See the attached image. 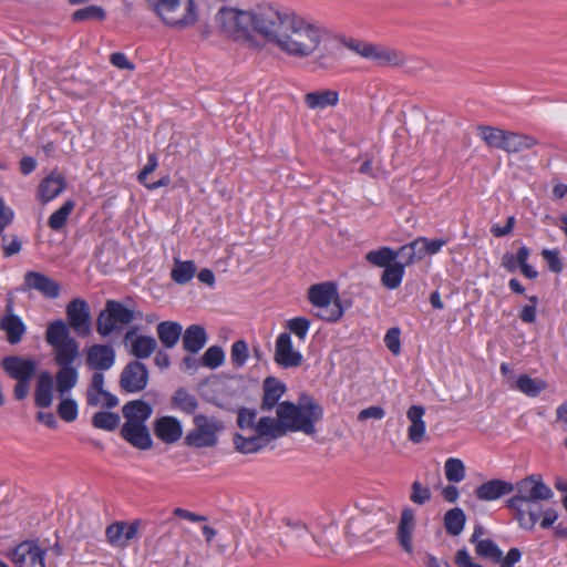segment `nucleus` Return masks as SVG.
<instances>
[{
	"instance_id": "f257e3e1",
	"label": "nucleus",
	"mask_w": 567,
	"mask_h": 567,
	"mask_svg": "<svg viewBox=\"0 0 567 567\" xmlns=\"http://www.w3.org/2000/svg\"><path fill=\"white\" fill-rule=\"evenodd\" d=\"M274 18L277 17L271 4H259L251 10L225 6L217 11L214 21L223 37L249 49L260 50Z\"/></svg>"
},
{
	"instance_id": "f03ea898",
	"label": "nucleus",
	"mask_w": 567,
	"mask_h": 567,
	"mask_svg": "<svg viewBox=\"0 0 567 567\" xmlns=\"http://www.w3.org/2000/svg\"><path fill=\"white\" fill-rule=\"evenodd\" d=\"M275 420L269 416L259 419L255 426L256 433L262 439H277L288 431L303 432L307 435L316 433V423L323 417V408L308 393H301L298 402H280Z\"/></svg>"
},
{
	"instance_id": "7ed1b4c3",
	"label": "nucleus",
	"mask_w": 567,
	"mask_h": 567,
	"mask_svg": "<svg viewBox=\"0 0 567 567\" xmlns=\"http://www.w3.org/2000/svg\"><path fill=\"white\" fill-rule=\"evenodd\" d=\"M277 18L271 19L266 41L282 52L296 58L312 54L319 47L323 31L295 13L280 12L275 8Z\"/></svg>"
},
{
	"instance_id": "20e7f679",
	"label": "nucleus",
	"mask_w": 567,
	"mask_h": 567,
	"mask_svg": "<svg viewBox=\"0 0 567 567\" xmlns=\"http://www.w3.org/2000/svg\"><path fill=\"white\" fill-rule=\"evenodd\" d=\"M150 8L167 25L184 29L196 22L194 0H146Z\"/></svg>"
},
{
	"instance_id": "39448f33",
	"label": "nucleus",
	"mask_w": 567,
	"mask_h": 567,
	"mask_svg": "<svg viewBox=\"0 0 567 567\" xmlns=\"http://www.w3.org/2000/svg\"><path fill=\"white\" fill-rule=\"evenodd\" d=\"M308 299L319 309L317 317L324 321L337 322L343 316L337 285L332 281L312 285L308 289Z\"/></svg>"
},
{
	"instance_id": "423d86ee",
	"label": "nucleus",
	"mask_w": 567,
	"mask_h": 567,
	"mask_svg": "<svg viewBox=\"0 0 567 567\" xmlns=\"http://www.w3.org/2000/svg\"><path fill=\"white\" fill-rule=\"evenodd\" d=\"M193 423L194 429L184 439V444L189 447H215L218 443V435L226 429L223 420L205 414H195Z\"/></svg>"
},
{
	"instance_id": "0eeeda50",
	"label": "nucleus",
	"mask_w": 567,
	"mask_h": 567,
	"mask_svg": "<svg viewBox=\"0 0 567 567\" xmlns=\"http://www.w3.org/2000/svg\"><path fill=\"white\" fill-rule=\"evenodd\" d=\"M134 311L116 300H107L96 318V331L105 338L134 320Z\"/></svg>"
},
{
	"instance_id": "6e6552de",
	"label": "nucleus",
	"mask_w": 567,
	"mask_h": 567,
	"mask_svg": "<svg viewBox=\"0 0 567 567\" xmlns=\"http://www.w3.org/2000/svg\"><path fill=\"white\" fill-rule=\"evenodd\" d=\"M516 494L506 501V506H515L518 502L525 501H549L554 493L547 486L542 475L532 474L514 485Z\"/></svg>"
},
{
	"instance_id": "1a4fd4ad",
	"label": "nucleus",
	"mask_w": 567,
	"mask_h": 567,
	"mask_svg": "<svg viewBox=\"0 0 567 567\" xmlns=\"http://www.w3.org/2000/svg\"><path fill=\"white\" fill-rule=\"evenodd\" d=\"M344 45L359 55L372 60L378 65H400L404 62L403 55L390 48H382L355 39H350L344 42Z\"/></svg>"
},
{
	"instance_id": "9d476101",
	"label": "nucleus",
	"mask_w": 567,
	"mask_h": 567,
	"mask_svg": "<svg viewBox=\"0 0 567 567\" xmlns=\"http://www.w3.org/2000/svg\"><path fill=\"white\" fill-rule=\"evenodd\" d=\"M384 516L381 508L371 511L360 509L355 515L351 516L346 526V535L350 540L364 538L369 533L378 529Z\"/></svg>"
},
{
	"instance_id": "9b49d317",
	"label": "nucleus",
	"mask_w": 567,
	"mask_h": 567,
	"mask_svg": "<svg viewBox=\"0 0 567 567\" xmlns=\"http://www.w3.org/2000/svg\"><path fill=\"white\" fill-rule=\"evenodd\" d=\"M118 383L120 388L126 393L143 391L148 383L147 367L138 360L130 361L123 368Z\"/></svg>"
},
{
	"instance_id": "f8f14e48",
	"label": "nucleus",
	"mask_w": 567,
	"mask_h": 567,
	"mask_svg": "<svg viewBox=\"0 0 567 567\" xmlns=\"http://www.w3.org/2000/svg\"><path fill=\"white\" fill-rule=\"evenodd\" d=\"M68 326L74 330L79 337L91 334V312L89 303L81 298L71 300L65 309Z\"/></svg>"
},
{
	"instance_id": "ddd939ff",
	"label": "nucleus",
	"mask_w": 567,
	"mask_h": 567,
	"mask_svg": "<svg viewBox=\"0 0 567 567\" xmlns=\"http://www.w3.org/2000/svg\"><path fill=\"white\" fill-rule=\"evenodd\" d=\"M17 290L21 292L35 290L45 298L55 299L61 293V286L42 272L29 270L24 274L22 286Z\"/></svg>"
},
{
	"instance_id": "4468645a",
	"label": "nucleus",
	"mask_w": 567,
	"mask_h": 567,
	"mask_svg": "<svg viewBox=\"0 0 567 567\" xmlns=\"http://www.w3.org/2000/svg\"><path fill=\"white\" fill-rule=\"evenodd\" d=\"M10 559L16 567H45V550L34 542H22L11 549Z\"/></svg>"
},
{
	"instance_id": "2eb2a0df",
	"label": "nucleus",
	"mask_w": 567,
	"mask_h": 567,
	"mask_svg": "<svg viewBox=\"0 0 567 567\" xmlns=\"http://www.w3.org/2000/svg\"><path fill=\"white\" fill-rule=\"evenodd\" d=\"M274 359L278 365L285 369L301 365L302 354L293 350L290 333L282 332L277 337Z\"/></svg>"
},
{
	"instance_id": "dca6fc26",
	"label": "nucleus",
	"mask_w": 567,
	"mask_h": 567,
	"mask_svg": "<svg viewBox=\"0 0 567 567\" xmlns=\"http://www.w3.org/2000/svg\"><path fill=\"white\" fill-rule=\"evenodd\" d=\"M2 369L13 380H32L37 371V362L31 358L8 355L1 361Z\"/></svg>"
},
{
	"instance_id": "f3484780",
	"label": "nucleus",
	"mask_w": 567,
	"mask_h": 567,
	"mask_svg": "<svg viewBox=\"0 0 567 567\" xmlns=\"http://www.w3.org/2000/svg\"><path fill=\"white\" fill-rule=\"evenodd\" d=\"M115 357L111 344H93L86 349L85 364L94 371H106L114 365Z\"/></svg>"
},
{
	"instance_id": "a211bd4d",
	"label": "nucleus",
	"mask_w": 567,
	"mask_h": 567,
	"mask_svg": "<svg viewBox=\"0 0 567 567\" xmlns=\"http://www.w3.org/2000/svg\"><path fill=\"white\" fill-rule=\"evenodd\" d=\"M542 501L518 502L515 506H506L515 512L514 518L523 529L532 530L543 514Z\"/></svg>"
},
{
	"instance_id": "6ab92c4d",
	"label": "nucleus",
	"mask_w": 567,
	"mask_h": 567,
	"mask_svg": "<svg viewBox=\"0 0 567 567\" xmlns=\"http://www.w3.org/2000/svg\"><path fill=\"white\" fill-rule=\"evenodd\" d=\"M154 434L166 444L176 443L183 435L181 421L171 415L156 419L153 423Z\"/></svg>"
},
{
	"instance_id": "aec40b11",
	"label": "nucleus",
	"mask_w": 567,
	"mask_h": 567,
	"mask_svg": "<svg viewBox=\"0 0 567 567\" xmlns=\"http://www.w3.org/2000/svg\"><path fill=\"white\" fill-rule=\"evenodd\" d=\"M130 342V353L136 358V360L147 359L155 352L157 342L154 337L151 336H136V328H132L124 336V343Z\"/></svg>"
},
{
	"instance_id": "412c9836",
	"label": "nucleus",
	"mask_w": 567,
	"mask_h": 567,
	"mask_svg": "<svg viewBox=\"0 0 567 567\" xmlns=\"http://www.w3.org/2000/svg\"><path fill=\"white\" fill-rule=\"evenodd\" d=\"M120 434L135 449L145 451L153 446V440L146 424L125 422L121 427Z\"/></svg>"
},
{
	"instance_id": "4be33fe9",
	"label": "nucleus",
	"mask_w": 567,
	"mask_h": 567,
	"mask_svg": "<svg viewBox=\"0 0 567 567\" xmlns=\"http://www.w3.org/2000/svg\"><path fill=\"white\" fill-rule=\"evenodd\" d=\"M515 491L514 484L503 480H489L475 489V496L480 501L491 502L501 498L504 495L511 494Z\"/></svg>"
},
{
	"instance_id": "5701e85b",
	"label": "nucleus",
	"mask_w": 567,
	"mask_h": 567,
	"mask_svg": "<svg viewBox=\"0 0 567 567\" xmlns=\"http://www.w3.org/2000/svg\"><path fill=\"white\" fill-rule=\"evenodd\" d=\"M208 340L205 328L200 324H190L182 333L183 349L188 353L199 352Z\"/></svg>"
},
{
	"instance_id": "b1692460",
	"label": "nucleus",
	"mask_w": 567,
	"mask_h": 567,
	"mask_svg": "<svg viewBox=\"0 0 567 567\" xmlns=\"http://www.w3.org/2000/svg\"><path fill=\"white\" fill-rule=\"evenodd\" d=\"M262 390L264 396L260 408L262 411H270L277 404L279 405V400L286 392V385L274 377H267L264 380Z\"/></svg>"
},
{
	"instance_id": "393cba45",
	"label": "nucleus",
	"mask_w": 567,
	"mask_h": 567,
	"mask_svg": "<svg viewBox=\"0 0 567 567\" xmlns=\"http://www.w3.org/2000/svg\"><path fill=\"white\" fill-rule=\"evenodd\" d=\"M415 526L414 511L411 507L403 508L398 526L399 544L406 553H412V532Z\"/></svg>"
},
{
	"instance_id": "a878e982",
	"label": "nucleus",
	"mask_w": 567,
	"mask_h": 567,
	"mask_svg": "<svg viewBox=\"0 0 567 567\" xmlns=\"http://www.w3.org/2000/svg\"><path fill=\"white\" fill-rule=\"evenodd\" d=\"M53 377L50 372L43 371L39 374L35 391L34 403L38 408L47 409L52 404Z\"/></svg>"
},
{
	"instance_id": "bb28decb",
	"label": "nucleus",
	"mask_w": 567,
	"mask_h": 567,
	"mask_svg": "<svg viewBox=\"0 0 567 567\" xmlns=\"http://www.w3.org/2000/svg\"><path fill=\"white\" fill-rule=\"evenodd\" d=\"M152 412V406L143 400L128 401L122 408L123 416L126 420L125 422H132L134 424H145L151 417Z\"/></svg>"
},
{
	"instance_id": "cd10ccee",
	"label": "nucleus",
	"mask_w": 567,
	"mask_h": 567,
	"mask_svg": "<svg viewBox=\"0 0 567 567\" xmlns=\"http://www.w3.org/2000/svg\"><path fill=\"white\" fill-rule=\"evenodd\" d=\"M0 330L6 332L7 341L14 346L21 342L27 327L19 316H3L0 319Z\"/></svg>"
},
{
	"instance_id": "c85d7f7f",
	"label": "nucleus",
	"mask_w": 567,
	"mask_h": 567,
	"mask_svg": "<svg viewBox=\"0 0 567 567\" xmlns=\"http://www.w3.org/2000/svg\"><path fill=\"white\" fill-rule=\"evenodd\" d=\"M156 332L162 346L172 349L182 338L183 327L175 321H162L157 324Z\"/></svg>"
},
{
	"instance_id": "c756f323",
	"label": "nucleus",
	"mask_w": 567,
	"mask_h": 567,
	"mask_svg": "<svg viewBox=\"0 0 567 567\" xmlns=\"http://www.w3.org/2000/svg\"><path fill=\"white\" fill-rule=\"evenodd\" d=\"M425 410L421 405H412L408 410V419L411 424L408 430L409 440L413 443H420L423 440L425 433V423L423 421V415Z\"/></svg>"
},
{
	"instance_id": "7c9ffc66",
	"label": "nucleus",
	"mask_w": 567,
	"mask_h": 567,
	"mask_svg": "<svg viewBox=\"0 0 567 567\" xmlns=\"http://www.w3.org/2000/svg\"><path fill=\"white\" fill-rule=\"evenodd\" d=\"M65 188V178L63 176L49 175L38 187V199L43 204L59 196Z\"/></svg>"
},
{
	"instance_id": "2f4dec72",
	"label": "nucleus",
	"mask_w": 567,
	"mask_h": 567,
	"mask_svg": "<svg viewBox=\"0 0 567 567\" xmlns=\"http://www.w3.org/2000/svg\"><path fill=\"white\" fill-rule=\"evenodd\" d=\"M171 406L188 415H195L198 409L197 398L185 388H178L171 396Z\"/></svg>"
},
{
	"instance_id": "473e14b6",
	"label": "nucleus",
	"mask_w": 567,
	"mask_h": 567,
	"mask_svg": "<svg viewBox=\"0 0 567 567\" xmlns=\"http://www.w3.org/2000/svg\"><path fill=\"white\" fill-rule=\"evenodd\" d=\"M339 93L334 90H320L305 95L306 105L311 109H326L338 104Z\"/></svg>"
},
{
	"instance_id": "72a5a7b5",
	"label": "nucleus",
	"mask_w": 567,
	"mask_h": 567,
	"mask_svg": "<svg viewBox=\"0 0 567 567\" xmlns=\"http://www.w3.org/2000/svg\"><path fill=\"white\" fill-rule=\"evenodd\" d=\"M54 349V360L60 367L72 365L74 360L79 355V342L73 339H66V341L59 343Z\"/></svg>"
},
{
	"instance_id": "f704fd0d",
	"label": "nucleus",
	"mask_w": 567,
	"mask_h": 567,
	"mask_svg": "<svg viewBox=\"0 0 567 567\" xmlns=\"http://www.w3.org/2000/svg\"><path fill=\"white\" fill-rule=\"evenodd\" d=\"M539 144V141L532 135L509 132L505 141L504 151L507 153H520Z\"/></svg>"
},
{
	"instance_id": "c9c22d12",
	"label": "nucleus",
	"mask_w": 567,
	"mask_h": 567,
	"mask_svg": "<svg viewBox=\"0 0 567 567\" xmlns=\"http://www.w3.org/2000/svg\"><path fill=\"white\" fill-rule=\"evenodd\" d=\"M466 516L462 508L454 507L444 514V527L449 535L457 536L464 529Z\"/></svg>"
},
{
	"instance_id": "e433bc0d",
	"label": "nucleus",
	"mask_w": 567,
	"mask_h": 567,
	"mask_svg": "<svg viewBox=\"0 0 567 567\" xmlns=\"http://www.w3.org/2000/svg\"><path fill=\"white\" fill-rule=\"evenodd\" d=\"M73 339L70 337V327L63 320H55L51 322L45 331V341L51 347H58L59 343Z\"/></svg>"
},
{
	"instance_id": "4c0bfd02",
	"label": "nucleus",
	"mask_w": 567,
	"mask_h": 567,
	"mask_svg": "<svg viewBox=\"0 0 567 567\" xmlns=\"http://www.w3.org/2000/svg\"><path fill=\"white\" fill-rule=\"evenodd\" d=\"M233 441L236 451L243 454L256 453L260 451L268 442L264 441L258 434L250 437H245L239 433L234 435Z\"/></svg>"
},
{
	"instance_id": "58836bf2",
	"label": "nucleus",
	"mask_w": 567,
	"mask_h": 567,
	"mask_svg": "<svg viewBox=\"0 0 567 567\" xmlns=\"http://www.w3.org/2000/svg\"><path fill=\"white\" fill-rule=\"evenodd\" d=\"M55 379L56 390L63 395L75 386L78 382V371L73 365L60 367Z\"/></svg>"
},
{
	"instance_id": "ea45409f",
	"label": "nucleus",
	"mask_w": 567,
	"mask_h": 567,
	"mask_svg": "<svg viewBox=\"0 0 567 567\" xmlns=\"http://www.w3.org/2000/svg\"><path fill=\"white\" fill-rule=\"evenodd\" d=\"M515 388L524 394L535 398L547 388V383L542 379H533L527 374H522L517 379Z\"/></svg>"
},
{
	"instance_id": "a19ab883",
	"label": "nucleus",
	"mask_w": 567,
	"mask_h": 567,
	"mask_svg": "<svg viewBox=\"0 0 567 567\" xmlns=\"http://www.w3.org/2000/svg\"><path fill=\"white\" fill-rule=\"evenodd\" d=\"M106 18L105 10L96 4H91L81 9L75 10L72 16L71 20L74 23H81L85 21H96L101 22L104 21Z\"/></svg>"
},
{
	"instance_id": "79ce46f5",
	"label": "nucleus",
	"mask_w": 567,
	"mask_h": 567,
	"mask_svg": "<svg viewBox=\"0 0 567 567\" xmlns=\"http://www.w3.org/2000/svg\"><path fill=\"white\" fill-rule=\"evenodd\" d=\"M196 272V266L194 261H181L175 260L174 267L171 271L172 279L178 285H185L189 282Z\"/></svg>"
},
{
	"instance_id": "37998d69",
	"label": "nucleus",
	"mask_w": 567,
	"mask_h": 567,
	"mask_svg": "<svg viewBox=\"0 0 567 567\" xmlns=\"http://www.w3.org/2000/svg\"><path fill=\"white\" fill-rule=\"evenodd\" d=\"M481 138L491 147L504 150L508 131H503L492 126H478Z\"/></svg>"
},
{
	"instance_id": "c03bdc74",
	"label": "nucleus",
	"mask_w": 567,
	"mask_h": 567,
	"mask_svg": "<svg viewBox=\"0 0 567 567\" xmlns=\"http://www.w3.org/2000/svg\"><path fill=\"white\" fill-rule=\"evenodd\" d=\"M403 276L404 265L401 262H394L383 270L381 284L388 289H395L401 285Z\"/></svg>"
},
{
	"instance_id": "a18cd8bd",
	"label": "nucleus",
	"mask_w": 567,
	"mask_h": 567,
	"mask_svg": "<svg viewBox=\"0 0 567 567\" xmlns=\"http://www.w3.org/2000/svg\"><path fill=\"white\" fill-rule=\"evenodd\" d=\"M396 258L398 254L389 247L371 250L365 256L367 261L378 267H384V269L393 265Z\"/></svg>"
},
{
	"instance_id": "49530a36",
	"label": "nucleus",
	"mask_w": 567,
	"mask_h": 567,
	"mask_svg": "<svg viewBox=\"0 0 567 567\" xmlns=\"http://www.w3.org/2000/svg\"><path fill=\"white\" fill-rule=\"evenodd\" d=\"M74 202L66 200L58 210H55L48 219V226L55 231L61 230L68 221V218L74 209Z\"/></svg>"
},
{
	"instance_id": "de8ad7c7",
	"label": "nucleus",
	"mask_w": 567,
	"mask_h": 567,
	"mask_svg": "<svg viewBox=\"0 0 567 567\" xmlns=\"http://www.w3.org/2000/svg\"><path fill=\"white\" fill-rule=\"evenodd\" d=\"M104 391V375L102 371H94L91 383L86 390V403L89 406H97L100 404V393Z\"/></svg>"
},
{
	"instance_id": "09e8293b",
	"label": "nucleus",
	"mask_w": 567,
	"mask_h": 567,
	"mask_svg": "<svg viewBox=\"0 0 567 567\" xmlns=\"http://www.w3.org/2000/svg\"><path fill=\"white\" fill-rule=\"evenodd\" d=\"M120 415L114 412L100 411L92 417V425L100 430L114 431L120 424Z\"/></svg>"
},
{
	"instance_id": "8fccbe9b",
	"label": "nucleus",
	"mask_w": 567,
	"mask_h": 567,
	"mask_svg": "<svg viewBox=\"0 0 567 567\" xmlns=\"http://www.w3.org/2000/svg\"><path fill=\"white\" fill-rule=\"evenodd\" d=\"M475 553L485 559H492L495 563L502 560V550L492 539H483L475 545Z\"/></svg>"
},
{
	"instance_id": "3c124183",
	"label": "nucleus",
	"mask_w": 567,
	"mask_h": 567,
	"mask_svg": "<svg viewBox=\"0 0 567 567\" xmlns=\"http://www.w3.org/2000/svg\"><path fill=\"white\" fill-rule=\"evenodd\" d=\"M395 254H398V257L401 258L403 265H411L423 258L419 238L413 240L411 244L402 246L399 250L395 251Z\"/></svg>"
},
{
	"instance_id": "603ef678",
	"label": "nucleus",
	"mask_w": 567,
	"mask_h": 567,
	"mask_svg": "<svg viewBox=\"0 0 567 567\" xmlns=\"http://www.w3.org/2000/svg\"><path fill=\"white\" fill-rule=\"evenodd\" d=\"M445 476L450 483H458L465 477V466L460 458L450 457L444 465Z\"/></svg>"
},
{
	"instance_id": "864d4df0",
	"label": "nucleus",
	"mask_w": 567,
	"mask_h": 567,
	"mask_svg": "<svg viewBox=\"0 0 567 567\" xmlns=\"http://www.w3.org/2000/svg\"><path fill=\"white\" fill-rule=\"evenodd\" d=\"M224 359L225 353L221 347L212 346L204 352L203 357L200 358V363L206 368L216 369L223 364Z\"/></svg>"
},
{
	"instance_id": "5fc2aeb1",
	"label": "nucleus",
	"mask_w": 567,
	"mask_h": 567,
	"mask_svg": "<svg viewBox=\"0 0 567 567\" xmlns=\"http://www.w3.org/2000/svg\"><path fill=\"white\" fill-rule=\"evenodd\" d=\"M230 359L234 367L241 368L248 359V346L244 340L233 343Z\"/></svg>"
},
{
	"instance_id": "6e6d98bb",
	"label": "nucleus",
	"mask_w": 567,
	"mask_h": 567,
	"mask_svg": "<svg viewBox=\"0 0 567 567\" xmlns=\"http://www.w3.org/2000/svg\"><path fill=\"white\" fill-rule=\"evenodd\" d=\"M530 251L526 246L519 247L517 250V262L519 264V269L522 274L529 279H535L538 276V272L527 264Z\"/></svg>"
},
{
	"instance_id": "4d7b16f0",
	"label": "nucleus",
	"mask_w": 567,
	"mask_h": 567,
	"mask_svg": "<svg viewBox=\"0 0 567 567\" xmlns=\"http://www.w3.org/2000/svg\"><path fill=\"white\" fill-rule=\"evenodd\" d=\"M125 529V522H115L106 527L105 536L110 544L125 546L123 539V533Z\"/></svg>"
},
{
	"instance_id": "13d9d810",
	"label": "nucleus",
	"mask_w": 567,
	"mask_h": 567,
	"mask_svg": "<svg viewBox=\"0 0 567 567\" xmlns=\"http://www.w3.org/2000/svg\"><path fill=\"white\" fill-rule=\"evenodd\" d=\"M58 414L65 422H73L78 416V404L72 399H64L58 405Z\"/></svg>"
},
{
	"instance_id": "bf43d9fd",
	"label": "nucleus",
	"mask_w": 567,
	"mask_h": 567,
	"mask_svg": "<svg viewBox=\"0 0 567 567\" xmlns=\"http://www.w3.org/2000/svg\"><path fill=\"white\" fill-rule=\"evenodd\" d=\"M310 327V321L303 317H296L286 323V328L295 333L300 340H305Z\"/></svg>"
},
{
	"instance_id": "052dcab7",
	"label": "nucleus",
	"mask_w": 567,
	"mask_h": 567,
	"mask_svg": "<svg viewBox=\"0 0 567 567\" xmlns=\"http://www.w3.org/2000/svg\"><path fill=\"white\" fill-rule=\"evenodd\" d=\"M410 499L417 505H423L432 497L431 491L424 487L419 481H414L411 485Z\"/></svg>"
},
{
	"instance_id": "680f3d73",
	"label": "nucleus",
	"mask_w": 567,
	"mask_h": 567,
	"mask_svg": "<svg viewBox=\"0 0 567 567\" xmlns=\"http://www.w3.org/2000/svg\"><path fill=\"white\" fill-rule=\"evenodd\" d=\"M542 256L553 272L559 274L563 270L564 265L558 249H543Z\"/></svg>"
},
{
	"instance_id": "e2e57ef3",
	"label": "nucleus",
	"mask_w": 567,
	"mask_h": 567,
	"mask_svg": "<svg viewBox=\"0 0 567 567\" xmlns=\"http://www.w3.org/2000/svg\"><path fill=\"white\" fill-rule=\"evenodd\" d=\"M400 334V329L394 327L390 328L384 336V343L386 348L395 355L401 351Z\"/></svg>"
},
{
	"instance_id": "0e129e2a",
	"label": "nucleus",
	"mask_w": 567,
	"mask_h": 567,
	"mask_svg": "<svg viewBox=\"0 0 567 567\" xmlns=\"http://www.w3.org/2000/svg\"><path fill=\"white\" fill-rule=\"evenodd\" d=\"M446 243V239L427 240L426 238H419L420 248H422V257L439 252Z\"/></svg>"
},
{
	"instance_id": "69168bd1",
	"label": "nucleus",
	"mask_w": 567,
	"mask_h": 567,
	"mask_svg": "<svg viewBox=\"0 0 567 567\" xmlns=\"http://www.w3.org/2000/svg\"><path fill=\"white\" fill-rule=\"evenodd\" d=\"M256 411L249 410L246 408H240L238 410V417H237V424L240 429L246 427H254L255 429V419H256Z\"/></svg>"
},
{
	"instance_id": "338daca9",
	"label": "nucleus",
	"mask_w": 567,
	"mask_h": 567,
	"mask_svg": "<svg viewBox=\"0 0 567 567\" xmlns=\"http://www.w3.org/2000/svg\"><path fill=\"white\" fill-rule=\"evenodd\" d=\"M158 163H157V156L156 154H150L148 157H147V164L143 167V169L138 173L137 175V181L143 184L145 187H146V184H148L147 182V177L150 174H152L156 167H157Z\"/></svg>"
},
{
	"instance_id": "774afa93",
	"label": "nucleus",
	"mask_w": 567,
	"mask_h": 567,
	"mask_svg": "<svg viewBox=\"0 0 567 567\" xmlns=\"http://www.w3.org/2000/svg\"><path fill=\"white\" fill-rule=\"evenodd\" d=\"M454 561L457 567H483L482 565L473 561L465 547L456 551Z\"/></svg>"
}]
</instances>
